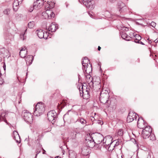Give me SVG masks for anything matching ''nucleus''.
Returning <instances> with one entry per match:
<instances>
[{
    "mask_svg": "<svg viewBox=\"0 0 158 158\" xmlns=\"http://www.w3.org/2000/svg\"><path fill=\"white\" fill-rule=\"evenodd\" d=\"M151 140H154L155 139V136L154 135H150L149 136Z\"/></svg>",
    "mask_w": 158,
    "mask_h": 158,
    "instance_id": "39",
    "label": "nucleus"
},
{
    "mask_svg": "<svg viewBox=\"0 0 158 158\" xmlns=\"http://www.w3.org/2000/svg\"><path fill=\"white\" fill-rule=\"evenodd\" d=\"M10 9H6L3 11V13L4 14L7 15H9L10 13Z\"/></svg>",
    "mask_w": 158,
    "mask_h": 158,
    "instance_id": "32",
    "label": "nucleus"
},
{
    "mask_svg": "<svg viewBox=\"0 0 158 158\" xmlns=\"http://www.w3.org/2000/svg\"><path fill=\"white\" fill-rule=\"evenodd\" d=\"M81 154L84 156H87L90 153V149H81Z\"/></svg>",
    "mask_w": 158,
    "mask_h": 158,
    "instance_id": "23",
    "label": "nucleus"
},
{
    "mask_svg": "<svg viewBox=\"0 0 158 158\" xmlns=\"http://www.w3.org/2000/svg\"><path fill=\"white\" fill-rule=\"evenodd\" d=\"M133 36V39H135V40L136 41H139L141 39V37L139 35H135V33H132Z\"/></svg>",
    "mask_w": 158,
    "mask_h": 158,
    "instance_id": "28",
    "label": "nucleus"
},
{
    "mask_svg": "<svg viewBox=\"0 0 158 158\" xmlns=\"http://www.w3.org/2000/svg\"><path fill=\"white\" fill-rule=\"evenodd\" d=\"M130 35L131 36V34H130Z\"/></svg>",
    "mask_w": 158,
    "mask_h": 158,
    "instance_id": "61",
    "label": "nucleus"
},
{
    "mask_svg": "<svg viewBox=\"0 0 158 158\" xmlns=\"http://www.w3.org/2000/svg\"><path fill=\"white\" fill-rule=\"evenodd\" d=\"M27 29H26L25 30L24 33L23 34L20 35V38L21 39H22L23 40H24L25 39L24 35L25 34L26 32L27 31Z\"/></svg>",
    "mask_w": 158,
    "mask_h": 158,
    "instance_id": "38",
    "label": "nucleus"
},
{
    "mask_svg": "<svg viewBox=\"0 0 158 158\" xmlns=\"http://www.w3.org/2000/svg\"><path fill=\"white\" fill-rule=\"evenodd\" d=\"M118 8H119V10L120 13L124 12L126 10L127 7L125 4L122 1H119L118 3Z\"/></svg>",
    "mask_w": 158,
    "mask_h": 158,
    "instance_id": "11",
    "label": "nucleus"
},
{
    "mask_svg": "<svg viewBox=\"0 0 158 158\" xmlns=\"http://www.w3.org/2000/svg\"><path fill=\"white\" fill-rule=\"evenodd\" d=\"M13 137L17 143H20L21 142L20 136L18 132L16 131H14L13 132Z\"/></svg>",
    "mask_w": 158,
    "mask_h": 158,
    "instance_id": "15",
    "label": "nucleus"
},
{
    "mask_svg": "<svg viewBox=\"0 0 158 158\" xmlns=\"http://www.w3.org/2000/svg\"><path fill=\"white\" fill-rule=\"evenodd\" d=\"M77 121L80 122L83 125H86V121L83 118H80L77 119Z\"/></svg>",
    "mask_w": 158,
    "mask_h": 158,
    "instance_id": "29",
    "label": "nucleus"
},
{
    "mask_svg": "<svg viewBox=\"0 0 158 158\" xmlns=\"http://www.w3.org/2000/svg\"><path fill=\"white\" fill-rule=\"evenodd\" d=\"M85 73H86V74H87V75H85L86 78L89 79L91 77V76L89 75H88V73H87L86 72Z\"/></svg>",
    "mask_w": 158,
    "mask_h": 158,
    "instance_id": "46",
    "label": "nucleus"
},
{
    "mask_svg": "<svg viewBox=\"0 0 158 158\" xmlns=\"http://www.w3.org/2000/svg\"><path fill=\"white\" fill-rule=\"evenodd\" d=\"M150 135L151 133H150L149 131H142V135L144 139L148 138Z\"/></svg>",
    "mask_w": 158,
    "mask_h": 158,
    "instance_id": "25",
    "label": "nucleus"
},
{
    "mask_svg": "<svg viewBox=\"0 0 158 158\" xmlns=\"http://www.w3.org/2000/svg\"><path fill=\"white\" fill-rule=\"evenodd\" d=\"M57 29V26L53 23H52L48 28L49 31L52 32H55Z\"/></svg>",
    "mask_w": 158,
    "mask_h": 158,
    "instance_id": "18",
    "label": "nucleus"
},
{
    "mask_svg": "<svg viewBox=\"0 0 158 158\" xmlns=\"http://www.w3.org/2000/svg\"><path fill=\"white\" fill-rule=\"evenodd\" d=\"M134 42L136 43L140 44L142 45H144V44L140 40H139V41H136V40H134Z\"/></svg>",
    "mask_w": 158,
    "mask_h": 158,
    "instance_id": "44",
    "label": "nucleus"
},
{
    "mask_svg": "<svg viewBox=\"0 0 158 158\" xmlns=\"http://www.w3.org/2000/svg\"><path fill=\"white\" fill-rule=\"evenodd\" d=\"M86 139V141H87L86 143V146L89 148H93L95 145V142L93 139Z\"/></svg>",
    "mask_w": 158,
    "mask_h": 158,
    "instance_id": "12",
    "label": "nucleus"
},
{
    "mask_svg": "<svg viewBox=\"0 0 158 158\" xmlns=\"http://www.w3.org/2000/svg\"><path fill=\"white\" fill-rule=\"evenodd\" d=\"M45 105L42 102H39L36 105L34 114L37 116L42 114L45 111Z\"/></svg>",
    "mask_w": 158,
    "mask_h": 158,
    "instance_id": "2",
    "label": "nucleus"
},
{
    "mask_svg": "<svg viewBox=\"0 0 158 158\" xmlns=\"http://www.w3.org/2000/svg\"><path fill=\"white\" fill-rule=\"evenodd\" d=\"M136 145L138 148H142V147H144V144L142 143H138V142H137Z\"/></svg>",
    "mask_w": 158,
    "mask_h": 158,
    "instance_id": "34",
    "label": "nucleus"
},
{
    "mask_svg": "<svg viewBox=\"0 0 158 158\" xmlns=\"http://www.w3.org/2000/svg\"><path fill=\"white\" fill-rule=\"evenodd\" d=\"M112 138L110 135L106 136L103 139V143L104 144L103 147L105 148H109L110 145L115 141L114 140L112 142Z\"/></svg>",
    "mask_w": 158,
    "mask_h": 158,
    "instance_id": "4",
    "label": "nucleus"
},
{
    "mask_svg": "<svg viewBox=\"0 0 158 158\" xmlns=\"http://www.w3.org/2000/svg\"><path fill=\"white\" fill-rule=\"evenodd\" d=\"M44 36L43 38L44 39H47L49 36V33L46 31L45 33H44Z\"/></svg>",
    "mask_w": 158,
    "mask_h": 158,
    "instance_id": "37",
    "label": "nucleus"
},
{
    "mask_svg": "<svg viewBox=\"0 0 158 158\" xmlns=\"http://www.w3.org/2000/svg\"><path fill=\"white\" fill-rule=\"evenodd\" d=\"M94 2L92 0H90L88 2L86 3V5H85L87 8L90 9H93L94 8Z\"/></svg>",
    "mask_w": 158,
    "mask_h": 158,
    "instance_id": "24",
    "label": "nucleus"
},
{
    "mask_svg": "<svg viewBox=\"0 0 158 158\" xmlns=\"http://www.w3.org/2000/svg\"><path fill=\"white\" fill-rule=\"evenodd\" d=\"M34 9H35L34 8L33 6H32L31 7L29 10V11L30 12H31Z\"/></svg>",
    "mask_w": 158,
    "mask_h": 158,
    "instance_id": "45",
    "label": "nucleus"
},
{
    "mask_svg": "<svg viewBox=\"0 0 158 158\" xmlns=\"http://www.w3.org/2000/svg\"><path fill=\"white\" fill-rule=\"evenodd\" d=\"M55 158H61L60 157H59L58 156H56Z\"/></svg>",
    "mask_w": 158,
    "mask_h": 158,
    "instance_id": "59",
    "label": "nucleus"
},
{
    "mask_svg": "<svg viewBox=\"0 0 158 158\" xmlns=\"http://www.w3.org/2000/svg\"><path fill=\"white\" fill-rule=\"evenodd\" d=\"M151 25L153 27H155L156 26V23L154 22H152L151 23Z\"/></svg>",
    "mask_w": 158,
    "mask_h": 158,
    "instance_id": "43",
    "label": "nucleus"
},
{
    "mask_svg": "<svg viewBox=\"0 0 158 158\" xmlns=\"http://www.w3.org/2000/svg\"><path fill=\"white\" fill-rule=\"evenodd\" d=\"M35 25V23L33 21L30 22L28 24V27L30 28H33Z\"/></svg>",
    "mask_w": 158,
    "mask_h": 158,
    "instance_id": "31",
    "label": "nucleus"
},
{
    "mask_svg": "<svg viewBox=\"0 0 158 158\" xmlns=\"http://www.w3.org/2000/svg\"><path fill=\"white\" fill-rule=\"evenodd\" d=\"M6 114V112L3 110L0 112V120L4 121L7 123V121L6 120L5 117Z\"/></svg>",
    "mask_w": 158,
    "mask_h": 158,
    "instance_id": "17",
    "label": "nucleus"
},
{
    "mask_svg": "<svg viewBox=\"0 0 158 158\" xmlns=\"http://www.w3.org/2000/svg\"><path fill=\"white\" fill-rule=\"evenodd\" d=\"M40 149L41 150L43 151V154H44L45 153L46 151H45L44 149Z\"/></svg>",
    "mask_w": 158,
    "mask_h": 158,
    "instance_id": "48",
    "label": "nucleus"
},
{
    "mask_svg": "<svg viewBox=\"0 0 158 158\" xmlns=\"http://www.w3.org/2000/svg\"><path fill=\"white\" fill-rule=\"evenodd\" d=\"M154 41L156 42V43H158V40H157V39H156V40Z\"/></svg>",
    "mask_w": 158,
    "mask_h": 158,
    "instance_id": "54",
    "label": "nucleus"
},
{
    "mask_svg": "<svg viewBox=\"0 0 158 158\" xmlns=\"http://www.w3.org/2000/svg\"><path fill=\"white\" fill-rule=\"evenodd\" d=\"M110 2L111 3H114L117 0H109Z\"/></svg>",
    "mask_w": 158,
    "mask_h": 158,
    "instance_id": "50",
    "label": "nucleus"
},
{
    "mask_svg": "<svg viewBox=\"0 0 158 158\" xmlns=\"http://www.w3.org/2000/svg\"><path fill=\"white\" fill-rule=\"evenodd\" d=\"M80 95L83 97V98L87 99L89 97L88 89L85 86L82 85L81 89H79Z\"/></svg>",
    "mask_w": 158,
    "mask_h": 158,
    "instance_id": "5",
    "label": "nucleus"
},
{
    "mask_svg": "<svg viewBox=\"0 0 158 158\" xmlns=\"http://www.w3.org/2000/svg\"><path fill=\"white\" fill-rule=\"evenodd\" d=\"M4 82V81L3 80H2V81H0V84L2 85V84H3Z\"/></svg>",
    "mask_w": 158,
    "mask_h": 158,
    "instance_id": "51",
    "label": "nucleus"
},
{
    "mask_svg": "<svg viewBox=\"0 0 158 158\" xmlns=\"http://www.w3.org/2000/svg\"><path fill=\"white\" fill-rule=\"evenodd\" d=\"M43 2L42 0H36L33 4L34 8L35 9H38L41 8L43 6Z\"/></svg>",
    "mask_w": 158,
    "mask_h": 158,
    "instance_id": "8",
    "label": "nucleus"
},
{
    "mask_svg": "<svg viewBox=\"0 0 158 158\" xmlns=\"http://www.w3.org/2000/svg\"><path fill=\"white\" fill-rule=\"evenodd\" d=\"M57 114L54 110H51L47 114L48 120L53 124L56 119Z\"/></svg>",
    "mask_w": 158,
    "mask_h": 158,
    "instance_id": "6",
    "label": "nucleus"
},
{
    "mask_svg": "<svg viewBox=\"0 0 158 158\" xmlns=\"http://www.w3.org/2000/svg\"><path fill=\"white\" fill-rule=\"evenodd\" d=\"M148 40H149V42H148L149 43V44H151V43H152V41H151V40H149V39H148Z\"/></svg>",
    "mask_w": 158,
    "mask_h": 158,
    "instance_id": "55",
    "label": "nucleus"
},
{
    "mask_svg": "<svg viewBox=\"0 0 158 158\" xmlns=\"http://www.w3.org/2000/svg\"><path fill=\"white\" fill-rule=\"evenodd\" d=\"M48 15L49 16V19L51 18L52 17H54L55 16V14L52 11V13L51 14H48Z\"/></svg>",
    "mask_w": 158,
    "mask_h": 158,
    "instance_id": "40",
    "label": "nucleus"
},
{
    "mask_svg": "<svg viewBox=\"0 0 158 158\" xmlns=\"http://www.w3.org/2000/svg\"><path fill=\"white\" fill-rule=\"evenodd\" d=\"M36 142H38V143H39V140L37 139V140L36 141Z\"/></svg>",
    "mask_w": 158,
    "mask_h": 158,
    "instance_id": "58",
    "label": "nucleus"
},
{
    "mask_svg": "<svg viewBox=\"0 0 158 158\" xmlns=\"http://www.w3.org/2000/svg\"><path fill=\"white\" fill-rule=\"evenodd\" d=\"M113 108H114V109H115L116 108V105H114V107H113Z\"/></svg>",
    "mask_w": 158,
    "mask_h": 158,
    "instance_id": "53",
    "label": "nucleus"
},
{
    "mask_svg": "<svg viewBox=\"0 0 158 158\" xmlns=\"http://www.w3.org/2000/svg\"><path fill=\"white\" fill-rule=\"evenodd\" d=\"M69 153L70 158H76L77 154L72 149L69 150Z\"/></svg>",
    "mask_w": 158,
    "mask_h": 158,
    "instance_id": "22",
    "label": "nucleus"
},
{
    "mask_svg": "<svg viewBox=\"0 0 158 158\" xmlns=\"http://www.w3.org/2000/svg\"><path fill=\"white\" fill-rule=\"evenodd\" d=\"M65 151H64V150L62 151V152H63V154H64L65 153Z\"/></svg>",
    "mask_w": 158,
    "mask_h": 158,
    "instance_id": "56",
    "label": "nucleus"
},
{
    "mask_svg": "<svg viewBox=\"0 0 158 158\" xmlns=\"http://www.w3.org/2000/svg\"><path fill=\"white\" fill-rule=\"evenodd\" d=\"M18 1L14 0V2L13 3V8L14 10L16 11L18 8L19 5L20 4L19 2H18Z\"/></svg>",
    "mask_w": 158,
    "mask_h": 158,
    "instance_id": "26",
    "label": "nucleus"
},
{
    "mask_svg": "<svg viewBox=\"0 0 158 158\" xmlns=\"http://www.w3.org/2000/svg\"><path fill=\"white\" fill-rule=\"evenodd\" d=\"M82 69L84 73H89L91 72L92 69V66L87 57H84L82 59Z\"/></svg>",
    "mask_w": 158,
    "mask_h": 158,
    "instance_id": "1",
    "label": "nucleus"
},
{
    "mask_svg": "<svg viewBox=\"0 0 158 158\" xmlns=\"http://www.w3.org/2000/svg\"><path fill=\"white\" fill-rule=\"evenodd\" d=\"M23 119L26 121L31 123L33 120V116L27 110H24L23 111L22 114Z\"/></svg>",
    "mask_w": 158,
    "mask_h": 158,
    "instance_id": "3",
    "label": "nucleus"
},
{
    "mask_svg": "<svg viewBox=\"0 0 158 158\" xmlns=\"http://www.w3.org/2000/svg\"><path fill=\"white\" fill-rule=\"evenodd\" d=\"M40 152V150H37L36 151V156H35V157H36L38 154Z\"/></svg>",
    "mask_w": 158,
    "mask_h": 158,
    "instance_id": "49",
    "label": "nucleus"
},
{
    "mask_svg": "<svg viewBox=\"0 0 158 158\" xmlns=\"http://www.w3.org/2000/svg\"><path fill=\"white\" fill-rule=\"evenodd\" d=\"M96 139L97 140L98 143H101L103 142V139L104 137L103 135L100 133H97L95 135Z\"/></svg>",
    "mask_w": 158,
    "mask_h": 158,
    "instance_id": "19",
    "label": "nucleus"
},
{
    "mask_svg": "<svg viewBox=\"0 0 158 158\" xmlns=\"http://www.w3.org/2000/svg\"><path fill=\"white\" fill-rule=\"evenodd\" d=\"M52 13V11L51 10H47L42 13V15L45 19H49L48 14H51Z\"/></svg>",
    "mask_w": 158,
    "mask_h": 158,
    "instance_id": "16",
    "label": "nucleus"
},
{
    "mask_svg": "<svg viewBox=\"0 0 158 158\" xmlns=\"http://www.w3.org/2000/svg\"><path fill=\"white\" fill-rule=\"evenodd\" d=\"M77 133V132L76 133ZM70 137V139H75L76 137V132L71 133Z\"/></svg>",
    "mask_w": 158,
    "mask_h": 158,
    "instance_id": "33",
    "label": "nucleus"
},
{
    "mask_svg": "<svg viewBox=\"0 0 158 158\" xmlns=\"http://www.w3.org/2000/svg\"><path fill=\"white\" fill-rule=\"evenodd\" d=\"M27 139H25V141H26V140H27Z\"/></svg>",
    "mask_w": 158,
    "mask_h": 158,
    "instance_id": "60",
    "label": "nucleus"
},
{
    "mask_svg": "<svg viewBox=\"0 0 158 158\" xmlns=\"http://www.w3.org/2000/svg\"><path fill=\"white\" fill-rule=\"evenodd\" d=\"M117 140L118 141L116 142L114 146V148L116 147L119 145L121 144V143L122 142V141L120 139H118Z\"/></svg>",
    "mask_w": 158,
    "mask_h": 158,
    "instance_id": "35",
    "label": "nucleus"
},
{
    "mask_svg": "<svg viewBox=\"0 0 158 158\" xmlns=\"http://www.w3.org/2000/svg\"><path fill=\"white\" fill-rule=\"evenodd\" d=\"M27 50L25 47L22 48L19 52V55L21 57L24 58L27 54Z\"/></svg>",
    "mask_w": 158,
    "mask_h": 158,
    "instance_id": "14",
    "label": "nucleus"
},
{
    "mask_svg": "<svg viewBox=\"0 0 158 158\" xmlns=\"http://www.w3.org/2000/svg\"><path fill=\"white\" fill-rule=\"evenodd\" d=\"M143 131H149L150 133H151L152 129L150 126H146L143 129Z\"/></svg>",
    "mask_w": 158,
    "mask_h": 158,
    "instance_id": "30",
    "label": "nucleus"
},
{
    "mask_svg": "<svg viewBox=\"0 0 158 158\" xmlns=\"http://www.w3.org/2000/svg\"><path fill=\"white\" fill-rule=\"evenodd\" d=\"M131 141L133 142V143H134V144L135 145L136 144H137V142L136 141L135 139H134V138H132L131 139Z\"/></svg>",
    "mask_w": 158,
    "mask_h": 158,
    "instance_id": "42",
    "label": "nucleus"
},
{
    "mask_svg": "<svg viewBox=\"0 0 158 158\" xmlns=\"http://www.w3.org/2000/svg\"><path fill=\"white\" fill-rule=\"evenodd\" d=\"M146 123L144 122V121L142 117L138 118L137 122V126L139 128L142 129L146 126Z\"/></svg>",
    "mask_w": 158,
    "mask_h": 158,
    "instance_id": "9",
    "label": "nucleus"
},
{
    "mask_svg": "<svg viewBox=\"0 0 158 158\" xmlns=\"http://www.w3.org/2000/svg\"><path fill=\"white\" fill-rule=\"evenodd\" d=\"M44 31L41 29L37 30L36 31V33L37 34V35L39 37L40 39L43 38L44 37Z\"/></svg>",
    "mask_w": 158,
    "mask_h": 158,
    "instance_id": "21",
    "label": "nucleus"
},
{
    "mask_svg": "<svg viewBox=\"0 0 158 158\" xmlns=\"http://www.w3.org/2000/svg\"><path fill=\"white\" fill-rule=\"evenodd\" d=\"M83 3L84 5H86V3L88 2L90 0H82Z\"/></svg>",
    "mask_w": 158,
    "mask_h": 158,
    "instance_id": "41",
    "label": "nucleus"
},
{
    "mask_svg": "<svg viewBox=\"0 0 158 158\" xmlns=\"http://www.w3.org/2000/svg\"><path fill=\"white\" fill-rule=\"evenodd\" d=\"M3 68L4 69V70H5L6 69V66L5 64L4 65V66H3Z\"/></svg>",
    "mask_w": 158,
    "mask_h": 158,
    "instance_id": "57",
    "label": "nucleus"
},
{
    "mask_svg": "<svg viewBox=\"0 0 158 158\" xmlns=\"http://www.w3.org/2000/svg\"><path fill=\"white\" fill-rule=\"evenodd\" d=\"M109 97V95L107 92L104 93L102 92L101 93L100 97L101 102L103 104L106 103L107 102Z\"/></svg>",
    "mask_w": 158,
    "mask_h": 158,
    "instance_id": "7",
    "label": "nucleus"
},
{
    "mask_svg": "<svg viewBox=\"0 0 158 158\" xmlns=\"http://www.w3.org/2000/svg\"><path fill=\"white\" fill-rule=\"evenodd\" d=\"M73 112L71 110H69L67 113L65 114L64 116L63 119L64 122H67L68 123H70V118L69 117V115L70 116L72 114Z\"/></svg>",
    "mask_w": 158,
    "mask_h": 158,
    "instance_id": "13",
    "label": "nucleus"
},
{
    "mask_svg": "<svg viewBox=\"0 0 158 158\" xmlns=\"http://www.w3.org/2000/svg\"><path fill=\"white\" fill-rule=\"evenodd\" d=\"M121 27L122 28H125L124 30L126 31H128V28L125 27Z\"/></svg>",
    "mask_w": 158,
    "mask_h": 158,
    "instance_id": "47",
    "label": "nucleus"
},
{
    "mask_svg": "<svg viewBox=\"0 0 158 158\" xmlns=\"http://www.w3.org/2000/svg\"><path fill=\"white\" fill-rule=\"evenodd\" d=\"M101 49V48L99 46L98 48V51H100V50Z\"/></svg>",
    "mask_w": 158,
    "mask_h": 158,
    "instance_id": "52",
    "label": "nucleus"
},
{
    "mask_svg": "<svg viewBox=\"0 0 158 158\" xmlns=\"http://www.w3.org/2000/svg\"><path fill=\"white\" fill-rule=\"evenodd\" d=\"M121 35L122 38L127 41L130 40L133 38V37L128 36L126 33L122 32Z\"/></svg>",
    "mask_w": 158,
    "mask_h": 158,
    "instance_id": "20",
    "label": "nucleus"
},
{
    "mask_svg": "<svg viewBox=\"0 0 158 158\" xmlns=\"http://www.w3.org/2000/svg\"><path fill=\"white\" fill-rule=\"evenodd\" d=\"M33 57L29 55L25 59V60L26 62L27 63L28 62L29 63V64L30 65L33 60Z\"/></svg>",
    "mask_w": 158,
    "mask_h": 158,
    "instance_id": "27",
    "label": "nucleus"
},
{
    "mask_svg": "<svg viewBox=\"0 0 158 158\" xmlns=\"http://www.w3.org/2000/svg\"><path fill=\"white\" fill-rule=\"evenodd\" d=\"M136 114L130 112L127 117V121L128 123H130L133 121L135 119L136 120L137 116Z\"/></svg>",
    "mask_w": 158,
    "mask_h": 158,
    "instance_id": "10",
    "label": "nucleus"
},
{
    "mask_svg": "<svg viewBox=\"0 0 158 158\" xmlns=\"http://www.w3.org/2000/svg\"><path fill=\"white\" fill-rule=\"evenodd\" d=\"M123 134V130L122 129H120L118 131L117 133V135H119L120 136H122Z\"/></svg>",
    "mask_w": 158,
    "mask_h": 158,
    "instance_id": "36",
    "label": "nucleus"
}]
</instances>
